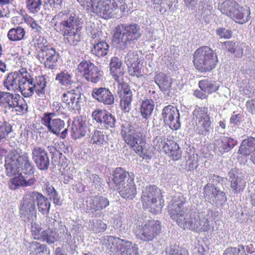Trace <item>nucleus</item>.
Here are the masks:
<instances>
[{
    "label": "nucleus",
    "mask_w": 255,
    "mask_h": 255,
    "mask_svg": "<svg viewBox=\"0 0 255 255\" xmlns=\"http://www.w3.org/2000/svg\"><path fill=\"white\" fill-rule=\"evenodd\" d=\"M107 227V224L100 220L96 219L89 221L88 229L95 233L104 232Z\"/></svg>",
    "instance_id": "nucleus-45"
},
{
    "label": "nucleus",
    "mask_w": 255,
    "mask_h": 255,
    "mask_svg": "<svg viewBox=\"0 0 255 255\" xmlns=\"http://www.w3.org/2000/svg\"><path fill=\"white\" fill-rule=\"evenodd\" d=\"M55 80L61 85L68 88V89H71L72 85L75 83L72 72L66 70L57 74Z\"/></svg>",
    "instance_id": "nucleus-35"
},
{
    "label": "nucleus",
    "mask_w": 255,
    "mask_h": 255,
    "mask_svg": "<svg viewBox=\"0 0 255 255\" xmlns=\"http://www.w3.org/2000/svg\"><path fill=\"white\" fill-rule=\"evenodd\" d=\"M5 167L7 176L14 177L10 179L8 186L11 190L20 186H31L36 180L28 176L33 174L35 168L29 159L27 153L19 154L11 152L5 157Z\"/></svg>",
    "instance_id": "nucleus-1"
},
{
    "label": "nucleus",
    "mask_w": 255,
    "mask_h": 255,
    "mask_svg": "<svg viewBox=\"0 0 255 255\" xmlns=\"http://www.w3.org/2000/svg\"><path fill=\"white\" fill-rule=\"evenodd\" d=\"M21 96L9 92L0 91V107L3 108L4 113L8 110L22 112L24 106L21 103Z\"/></svg>",
    "instance_id": "nucleus-16"
},
{
    "label": "nucleus",
    "mask_w": 255,
    "mask_h": 255,
    "mask_svg": "<svg viewBox=\"0 0 255 255\" xmlns=\"http://www.w3.org/2000/svg\"><path fill=\"white\" fill-rule=\"evenodd\" d=\"M154 108L153 99L143 100L140 106V113L143 119H148L151 116Z\"/></svg>",
    "instance_id": "nucleus-39"
},
{
    "label": "nucleus",
    "mask_w": 255,
    "mask_h": 255,
    "mask_svg": "<svg viewBox=\"0 0 255 255\" xmlns=\"http://www.w3.org/2000/svg\"><path fill=\"white\" fill-rule=\"evenodd\" d=\"M209 180L210 184L215 186V185L221 183L223 181V178L214 174H211L209 176Z\"/></svg>",
    "instance_id": "nucleus-63"
},
{
    "label": "nucleus",
    "mask_w": 255,
    "mask_h": 255,
    "mask_svg": "<svg viewBox=\"0 0 255 255\" xmlns=\"http://www.w3.org/2000/svg\"><path fill=\"white\" fill-rule=\"evenodd\" d=\"M34 45L37 52L42 51L43 50H44L51 46L45 38L41 36L35 38Z\"/></svg>",
    "instance_id": "nucleus-51"
},
{
    "label": "nucleus",
    "mask_w": 255,
    "mask_h": 255,
    "mask_svg": "<svg viewBox=\"0 0 255 255\" xmlns=\"http://www.w3.org/2000/svg\"><path fill=\"white\" fill-rule=\"evenodd\" d=\"M255 150V137L249 136L244 139L239 148V153L244 156H249Z\"/></svg>",
    "instance_id": "nucleus-34"
},
{
    "label": "nucleus",
    "mask_w": 255,
    "mask_h": 255,
    "mask_svg": "<svg viewBox=\"0 0 255 255\" xmlns=\"http://www.w3.org/2000/svg\"><path fill=\"white\" fill-rule=\"evenodd\" d=\"M109 50V46L108 44L104 41L94 44L91 49L92 53L99 57L106 55Z\"/></svg>",
    "instance_id": "nucleus-40"
},
{
    "label": "nucleus",
    "mask_w": 255,
    "mask_h": 255,
    "mask_svg": "<svg viewBox=\"0 0 255 255\" xmlns=\"http://www.w3.org/2000/svg\"><path fill=\"white\" fill-rule=\"evenodd\" d=\"M90 138V142L93 144L102 145L107 143V140L103 130H94L91 133Z\"/></svg>",
    "instance_id": "nucleus-43"
},
{
    "label": "nucleus",
    "mask_w": 255,
    "mask_h": 255,
    "mask_svg": "<svg viewBox=\"0 0 255 255\" xmlns=\"http://www.w3.org/2000/svg\"><path fill=\"white\" fill-rule=\"evenodd\" d=\"M26 8L30 12H37L41 8L42 0H26Z\"/></svg>",
    "instance_id": "nucleus-52"
},
{
    "label": "nucleus",
    "mask_w": 255,
    "mask_h": 255,
    "mask_svg": "<svg viewBox=\"0 0 255 255\" xmlns=\"http://www.w3.org/2000/svg\"><path fill=\"white\" fill-rule=\"evenodd\" d=\"M218 216V212L212 208L205 207L199 212V219L198 220L200 227L196 233L208 232L214 230L213 222Z\"/></svg>",
    "instance_id": "nucleus-20"
},
{
    "label": "nucleus",
    "mask_w": 255,
    "mask_h": 255,
    "mask_svg": "<svg viewBox=\"0 0 255 255\" xmlns=\"http://www.w3.org/2000/svg\"><path fill=\"white\" fill-rule=\"evenodd\" d=\"M237 144V141L233 138L224 136L214 140V149L217 154H223L231 150Z\"/></svg>",
    "instance_id": "nucleus-27"
},
{
    "label": "nucleus",
    "mask_w": 255,
    "mask_h": 255,
    "mask_svg": "<svg viewBox=\"0 0 255 255\" xmlns=\"http://www.w3.org/2000/svg\"><path fill=\"white\" fill-rule=\"evenodd\" d=\"M229 12L231 13L225 14V15L231 18L236 22L239 23H244L247 22L250 18V10L247 6H240L237 3V6H235L234 8H231Z\"/></svg>",
    "instance_id": "nucleus-29"
},
{
    "label": "nucleus",
    "mask_w": 255,
    "mask_h": 255,
    "mask_svg": "<svg viewBox=\"0 0 255 255\" xmlns=\"http://www.w3.org/2000/svg\"><path fill=\"white\" fill-rule=\"evenodd\" d=\"M160 222L157 220H149L144 224L136 226L134 233L136 238L143 242L152 241L160 233Z\"/></svg>",
    "instance_id": "nucleus-13"
},
{
    "label": "nucleus",
    "mask_w": 255,
    "mask_h": 255,
    "mask_svg": "<svg viewBox=\"0 0 255 255\" xmlns=\"http://www.w3.org/2000/svg\"><path fill=\"white\" fill-rule=\"evenodd\" d=\"M32 158L37 168L41 170H46L50 165V161L45 150L39 146L32 149Z\"/></svg>",
    "instance_id": "nucleus-26"
},
{
    "label": "nucleus",
    "mask_w": 255,
    "mask_h": 255,
    "mask_svg": "<svg viewBox=\"0 0 255 255\" xmlns=\"http://www.w3.org/2000/svg\"><path fill=\"white\" fill-rule=\"evenodd\" d=\"M103 71H101L97 66H95L89 72L85 79L93 83H97L103 76Z\"/></svg>",
    "instance_id": "nucleus-46"
},
{
    "label": "nucleus",
    "mask_w": 255,
    "mask_h": 255,
    "mask_svg": "<svg viewBox=\"0 0 255 255\" xmlns=\"http://www.w3.org/2000/svg\"><path fill=\"white\" fill-rule=\"evenodd\" d=\"M85 174L87 176H89L90 180L92 181L93 184H95V185H99L101 183V179L98 175L92 174L91 175L89 170H87Z\"/></svg>",
    "instance_id": "nucleus-62"
},
{
    "label": "nucleus",
    "mask_w": 255,
    "mask_h": 255,
    "mask_svg": "<svg viewBox=\"0 0 255 255\" xmlns=\"http://www.w3.org/2000/svg\"><path fill=\"white\" fill-rule=\"evenodd\" d=\"M198 154L194 152H191L187 154L185 156L186 166L188 170H193L198 167Z\"/></svg>",
    "instance_id": "nucleus-47"
},
{
    "label": "nucleus",
    "mask_w": 255,
    "mask_h": 255,
    "mask_svg": "<svg viewBox=\"0 0 255 255\" xmlns=\"http://www.w3.org/2000/svg\"><path fill=\"white\" fill-rule=\"evenodd\" d=\"M31 222V233L34 239L40 240L41 238V228L40 225Z\"/></svg>",
    "instance_id": "nucleus-60"
},
{
    "label": "nucleus",
    "mask_w": 255,
    "mask_h": 255,
    "mask_svg": "<svg viewBox=\"0 0 255 255\" xmlns=\"http://www.w3.org/2000/svg\"><path fill=\"white\" fill-rule=\"evenodd\" d=\"M24 35V29L20 26H17L15 28H12L8 31L7 37L10 41H19L23 38Z\"/></svg>",
    "instance_id": "nucleus-44"
},
{
    "label": "nucleus",
    "mask_w": 255,
    "mask_h": 255,
    "mask_svg": "<svg viewBox=\"0 0 255 255\" xmlns=\"http://www.w3.org/2000/svg\"><path fill=\"white\" fill-rule=\"evenodd\" d=\"M125 62L127 65L140 62L138 54L136 52L129 51L125 57Z\"/></svg>",
    "instance_id": "nucleus-56"
},
{
    "label": "nucleus",
    "mask_w": 255,
    "mask_h": 255,
    "mask_svg": "<svg viewBox=\"0 0 255 255\" xmlns=\"http://www.w3.org/2000/svg\"><path fill=\"white\" fill-rule=\"evenodd\" d=\"M199 87L207 94H210L216 92L219 88V84L211 79H205L199 81Z\"/></svg>",
    "instance_id": "nucleus-38"
},
{
    "label": "nucleus",
    "mask_w": 255,
    "mask_h": 255,
    "mask_svg": "<svg viewBox=\"0 0 255 255\" xmlns=\"http://www.w3.org/2000/svg\"><path fill=\"white\" fill-rule=\"evenodd\" d=\"M29 73L25 68H21L17 71L9 73L3 81L4 87L8 91H20L23 95L25 93V85Z\"/></svg>",
    "instance_id": "nucleus-11"
},
{
    "label": "nucleus",
    "mask_w": 255,
    "mask_h": 255,
    "mask_svg": "<svg viewBox=\"0 0 255 255\" xmlns=\"http://www.w3.org/2000/svg\"><path fill=\"white\" fill-rule=\"evenodd\" d=\"M92 117L97 123H100L105 128L115 127L116 119L115 116L106 110L97 109L92 113Z\"/></svg>",
    "instance_id": "nucleus-25"
},
{
    "label": "nucleus",
    "mask_w": 255,
    "mask_h": 255,
    "mask_svg": "<svg viewBox=\"0 0 255 255\" xmlns=\"http://www.w3.org/2000/svg\"><path fill=\"white\" fill-rule=\"evenodd\" d=\"M154 82L163 92L169 90L172 85L170 78L162 72H160L155 75Z\"/></svg>",
    "instance_id": "nucleus-36"
},
{
    "label": "nucleus",
    "mask_w": 255,
    "mask_h": 255,
    "mask_svg": "<svg viewBox=\"0 0 255 255\" xmlns=\"http://www.w3.org/2000/svg\"><path fill=\"white\" fill-rule=\"evenodd\" d=\"M34 202H37L38 211L42 214H48L50 208V203L47 198L38 192H32Z\"/></svg>",
    "instance_id": "nucleus-33"
},
{
    "label": "nucleus",
    "mask_w": 255,
    "mask_h": 255,
    "mask_svg": "<svg viewBox=\"0 0 255 255\" xmlns=\"http://www.w3.org/2000/svg\"><path fill=\"white\" fill-rule=\"evenodd\" d=\"M60 99L65 107L70 111H79L83 105L82 93L78 87L67 89L62 93Z\"/></svg>",
    "instance_id": "nucleus-15"
},
{
    "label": "nucleus",
    "mask_w": 255,
    "mask_h": 255,
    "mask_svg": "<svg viewBox=\"0 0 255 255\" xmlns=\"http://www.w3.org/2000/svg\"><path fill=\"white\" fill-rule=\"evenodd\" d=\"M103 244L110 255L115 253L118 255H139L137 245L131 242L113 236L105 237Z\"/></svg>",
    "instance_id": "nucleus-8"
},
{
    "label": "nucleus",
    "mask_w": 255,
    "mask_h": 255,
    "mask_svg": "<svg viewBox=\"0 0 255 255\" xmlns=\"http://www.w3.org/2000/svg\"><path fill=\"white\" fill-rule=\"evenodd\" d=\"M165 252L166 255H189L187 250L180 248L176 245H170L167 247Z\"/></svg>",
    "instance_id": "nucleus-50"
},
{
    "label": "nucleus",
    "mask_w": 255,
    "mask_h": 255,
    "mask_svg": "<svg viewBox=\"0 0 255 255\" xmlns=\"http://www.w3.org/2000/svg\"><path fill=\"white\" fill-rule=\"evenodd\" d=\"M95 66L90 61L83 60L78 65L77 70L85 78Z\"/></svg>",
    "instance_id": "nucleus-48"
},
{
    "label": "nucleus",
    "mask_w": 255,
    "mask_h": 255,
    "mask_svg": "<svg viewBox=\"0 0 255 255\" xmlns=\"http://www.w3.org/2000/svg\"><path fill=\"white\" fill-rule=\"evenodd\" d=\"M204 196L212 205H222L227 201L225 193L210 183L204 187Z\"/></svg>",
    "instance_id": "nucleus-21"
},
{
    "label": "nucleus",
    "mask_w": 255,
    "mask_h": 255,
    "mask_svg": "<svg viewBox=\"0 0 255 255\" xmlns=\"http://www.w3.org/2000/svg\"><path fill=\"white\" fill-rule=\"evenodd\" d=\"M51 23L55 30L64 36L66 43L76 46L80 41L83 22L76 14L69 10L61 11L52 18Z\"/></svg>",
    "instance_id": "nucleus-2"
},
{
    "label": "nucleus",
    "mask_w": 255,
    "mask_h": 255,
    "mask_svg": "<svg viewBox=\"0 0 255 255\" xmlns=\"http://www.w3.org/2000/svg\"><path fill=\"white\" fill-rule=\"evenodd\" d=\"M137 126L129 122H125L121 126V134L125 142L133 149H141L144 137L136 128Z\"/></svg>",
    "instance_id": "nucleus-12"
},
{
    "label": "nucleus",
    "mask_w": 255,
    "mask_h": 255,
    "mask_svg": "<svg viewBox=\"0 0 255 255\" xmlns=\"http://www.w3.org/2000/svg\"><path fill=\"white\" fill-rule=\"evenodd\" d=\"M195 68L201 72H208L215 68L218 59L216 52L209 46H202L194 52L193 60Z\"/></svg>",
    "instance_id": "nucleus-6"
},
{
    "label": "nucleus",
    "mask_w": 255,
    "mask_h": 255,
    "mask_svg": "<svg viewBox=\"0 0 255 255\" xmlns=\"http://www.w3.org/2000/svg\"><path fill=\"white\" fill-rule=\"evenodd\" d=\"M29 248L31 255H45L47 252V246L37 242H31Z\"/></svg>",
    "instance_id": "nucleus-42"
},
{
    "label": "nucleus",
    "mask_w": 255,
    "mask_h": 255,
    "mask_svg": "<svg viewBox=\"0 0 255 255\" xmlns=\"http://www.w3.org/2000/svg\"><path fill=\"white\" fill-rule=\"evenodd\" d=\"M19 213L21 218L25 222H31L36 219V210L32 192L23 198L20 203Z\"/></svg>",
    "instance_id": "nucleus-18"
},
{
    "label": "nucleus",
    "mask_w": 255,
    "mask_h": 255,
    "mask_svg": "<svg viewBox=\"0 0 255 255\" xmlns=\"http://www.w3.org/2000/svg\"><path fill=\"white\" fill-rule=\"evenodd\" d=\"M235 6H237V2L233 0H226L221 3L218 4V9L222 13L229 14L231 10V8L235 7Z\"/></svg>",
    "instance_id": "nucleus-49"
},
{
    "label": "nucleus",
    "mask_w": 255,
    "mask_h": 255,
    "mask_svg": "<svg viewBox=\"0 0 255 255\" xmlns=\"http://www.w3.org/2000/svg\"><path fill=\"white\" fill-rule=\"evenodd\" d=\"M134 175L131 172H128L121 167L115 169L112 175V180L117 189L123 186L127 182V179L131 176Z\"/></svg>",
    "instance_id": "nucleus-31"
},
{
    "label": "nucleus",
    "mask_w": 255,
    "mask_h": 255,
    "mask_svg": "<svg viewBox=\"0 0 255 255\" xmlns=\"http://www.w3.org/2000/svg\"><path fill=\"white\" fill-rule=\"evenodd\" d=\"M164 153L173 160L175 161L179 160L182 155V151L178 144L173 141H168V143L166 147Z\"/></svg>",
    "instance_id": "nucleus-37"
},
{
    "label": "nucleus",
    "mask_w": 255,
    "mask_h": 255,
    "mask_svg": "<svg viewBox=\"0 0 255 255\" xmlns=\"http://www.w3.org/2000/svg\"><path fill=\"white\" fill-rule=\"evenodd\" d=\"M210 113L205 107H197L193 111L192 121L195 132L203 136H208L213 129Z\"/></svg>",
    "instance_id": "nucleus-7"
},
{
    "label": "nucleus",
    "mask_w": 255,
    "mask_h": 255,
    "mask_svg": "<svg viewBox=\"0 0 255 255\" xmlns=\"http://www.w3.org/2000/svg\"><path fill=\"white\" fill-rule=\"evenodd\" d=\"M41 122L50 132L57 135L60 134V137L62 138L66 137L68 130L67 128L60 132L64 128L65 123L63 120L57 118L54 113H44L41 118Z\"/></svg>",
    "instance_id": "nucleus-14"
},
{
    "label": "nucleus",
    "mask_w": 255,
    "mask_h": 255,
    "mask_svg": "<svg viewBox=\"0 0 255 255\" xmlns=\"http://www.w3.org/2000/svg\"><path fill=\"white\" fill-rule=\"evenodd\" d=\"M130 177L127 179L125 185L117 189L119 190L120 195L124 198L131 200L135 197L136 194L135 185L134 182V175H130Z\"/></svg>",
    "instance_id": "nucleus-30"
},
{
    "label": "nucleus",
    "mask_w": 255,
    "mask_h": 255,
    "mask_svg": "<svg viewBox=\"0 0 255 255\" xmlns=\"http://www.w3.org/2000/svg\"><path fill=\"white\" fill-rule=\"evenodd\" d=\"M185 203L186 200L183 197H175L172 199L168 206L169 215L181 228L196 232L200 227L197 221L200 211L198 213L192 210L187 211L185 207Z\"/></svg>",
    "instance_id": "nucleus-3"
},
{
    "label": "nucleus",
    "mask_w": 255,
    "mask_h": 255,
    "mask_svg": "<svg viewBox=\"0 0 255 255\" xmlns=\"http://www.w3.org/2000/svg\"><path fill=\"white\" fill-rule=\"evenodd\" d=\"M123 62L117 57L111 58L110 63V70L114 80L121 85L122 89L118 95L120 98V106L121 109L125 113H128L131 110V103L132 100L131 90L126 83L123 82L124 70L123 68Z\"/></svg>",
    "instance_id": "nucleus-4"
},
{
    "label": "nucleus",
    "mask_w": 255,
    "mask_h": 255,
    "mask_svg": "<svg viewBox=\"0 0 255 255\" xmlns=\"http://www.w3.org/2000/svg\"><path fill=\"white\" fill-rule=\"evenodd\" d=\"M37 58L40 63H43L46 68L54 69L57 66L59 54L51 46L42 51L38 52Z\"/></svg>",
    "instance_id": "nucleus-23"
},
{
    "label": "nucleus",
    "mask_w": 255,
    "mask_h": 255,
    "mask_svg": "<svg viewBox=\"0 0 255 255\" xmlns=\"http://www.w3.org/2000/svg\"><path fill=\"white\" fill-rule=\"evenodd\" d=\"M230 186L234 193L243 192L246 187L244 176L240 169L233 168L228 173Z\"/></svg>",
    "instance_id": "nucleus-24"
},
{
    "label": "nucleus",
    "mask_w": 255,
    "mask_h": 255,
    "mask_svg": "<svg viewBox=\"0 0 255 255\" xmlns=\"http://www.w3.org/2000/svg\"><path fill=\"white\" fill-rule=\"evenodd\" d=\"M86 203L87 212L93 214L96 217L101 216L102 210L110 204L109 200L107 198L98 195L90 197Z\"/></svg>",
    "instance_id": "nucleus-22"
},
{
    "label": "nucleus",
    "mask_w": 255,
    "mask_h": 255,
    "mask_svg": "<svg viewBox=\"0 0 255 255\" xmlns=\"http://www.w3.org/2000/svg\"><path fill=\"white\" fill-rule=\"evenodd\" d=\"M59 238L58 234L56 230L51 229H47L41 233L40 240L46 242L48 244H53L57 241Z\"/></svg>",
    "instance_id": "nucleus-41"
},
{
    "label": "nucleus",
    "mask_w": 255,
    "mask_h": 255,
    "mask_svg": "<svg viewBox=\"0 0 255 255\" xmlns=\"http://www.w3.org/2000/svg\"><path fill=\"white\" fill-rule=\"evenodd\" d=\"M168 143L166 142L165 140H163L160 137H157L153 140V146L155 150L159 152L162 151L163 152H165Z\"/></svg>",
    "instance_id": "nucleus-54"
},
{
    "label": "nucleus",
    "mask_w": 255,
    "mask_h": 255,
    "mask_svg": "<svg viewBox=\"0 0 255 255\" xmlns=\"http://www.w3.org/2000/svg\"><path fill=\"white\" fill-rule=\"evenodd\" d=\"M26 85H25V93L23 96L25 97L31 96L34 92L40 97H44L46 91V82L43 76H39L35 80L33 79L29 73V76L27 77Z\"/></svg>",
    "instance_id": "nucleus-17"
},
{
    "label": "nucleus",
    "mask_w": 255,
    "mask_h": 255,
    "mask_svg": "<svg viewBox=\"0 0 255 255\" xmlns=\"http://www.w3.org/2000/svg\"><path fill=\"white\" fill-rule=\"evenodd\" d=\"M238 247L236 248H228L224 251L223 255H239Z\"/></svg>",
    "instance_id": "nucleus-64"
},
{
    "label": "nucleus",
    "mask_w": 255,
    "mask_h": 255,
    "mask_svg": "<svg viewBox=\"0 0 255 255\" xmlns=\"http://www.w3.org/2000/svg\"><path fill=\"white\" fill-rule=\"evenodd\" d=\"M127 7L124 0H97L93 11L106 19L115 15L119 9L123 13Z\"/></svg>",
    "instance_id": "nucleus-10"
},
{
    "label": "nucleus",
    "mask_w": 255,
    "mask_h": 255,
    "mask_svg": "<svg viewBox=\"0 0 255 255\" xmlns=\"http://www.w3.org/2000/svg\"><path fill=\"white\" fill-rule=\"evenodd\" d=\"M11 126L8 123L0 121V140L6 138L11 131Z\"/></svg>",
    "instance_id": "nucleus-55"
},
{
    "label": "nucleus",
    "mask_w": 255,
    "mask_h": 255,
    "mask_svg": "<svg viewBox=\"0 0 255 255\" xmlns=\"http://www.w3.org/2000/svg\"><path fill=\"white\" fill-rule=\"evenodd\" d=\"M92 97L105 105H112L114 103V96L110 90L105 87L95 88L91 91Z\"/></svg>",
    "instance_id": "nucleus-28"
},
{
    "label": "nucleus",
    "mask_w": 255,
    "mask_h": 255,
    "mask_svg": "<svg viewBox=\"0 0 255 255\" xmlns=\"http://www.w3.org/2000/svg\"><path fill=\"white\" fill-rule=\"evenodd\" d=\"M127 66L128 68V73L130 75L136 77H140L142 76L141 71L142 64L140 63V62Z\"/></svg>",
    "instance_id": "nucleus-53"
},
{
    "label": "nucleus",
    "mask_w": 255,
    "mask_h": 255,
    "mask_svg": "<svg viewBox=\"0 0 255 255\" xmlns=\"http://www.w3.org/2000/svg\"><path fill=\"white\" fill-rule=\"evenodd\" d=\"M82 6L87 7L88 9L92 7L93 10L95 7L97 0H77Z\"/></svg>",
    "instance_id": "nucleus-61"
},
{
    "label": "nucleus",
    "mask_w": 255,
    "mask_h": 255,
    "mask_svg": "<svg viewBox=\"0 0 255 255\" xmlns=\"http://www.w3.org/2000/svg\"><path fill=\"white\" fill-rule=\"evenodd\" d=\"M145 144V139H144V142L143 145H142L141 149H137V150L133 149L135 151V152L139 155L140 156L142 157L143 159L146 160H149L152 157V153L150 151H146V149L144 148V146Z\"/></svg>",
    "instance_id": "nucleus-58"
},
{
    "label": "nucleus",
    "mask_w": 255,
    "mask_h": 255,
    "mask_svg": "<svg viewBox=\"0 0 255 255\" xmlns=\"http://www.w3.org/2000/svg\"><path fill=\"white\" fill-rule=\"evenodd\" d=\"M140 27L136 23H125L115 27L113 40L119 48L125 49L141 37Z\"/></svg>",
    "instance_id": "nucleus-5"
},
{
    "label": "nucleus",
    "mask_w": 255,
    "mask_h": 255,
    "mask_svg": "<svg viewBox=\"0 0 255 255\" xmlns=\"http://www.w3.org/2000/svg\"><path fill=\"white\" fill-rule=\"evenodd\" d=\"M160 190L155 185L146 187L142 190L141 201L144 208H149L153 214L160 213L162 208L163 200L161 199Z\"/></svg>",
    "instance_id": "nucleus-9"
},
{
    "label": "nucleus",
    "mask_w": 255,
    "mask_h": 255,
    "mask_svg": "<svg viewBox=\"0 0 255 255\" xmlns=\"http://www.w3.org/2000/svg\"><path fill=\"white\" fill-rule=\"evenodd\" d=\"M87 127L85 121L78 118L73 121L71 128V136L74 139H79L85 136L87 133Z\"/></svg>",
    "instance_id": "nucleus-32"
},
{
    "label": "nucleus",
    "mask_w": 255,
    "mask_h": 255,
    "mask_svg": "<svg viewBox=\"0 0 255 255\" xmlns=\"http://www.w3.org/2000/svg\"><path fill=\"white\" fill-rule=\"evenodd\" d=\"M161 119L172 130H177L181 127L179 112L176 107L172 105H169L163 108Z\"/></svg>",
    "instance_id": "nucleus-19"
},
{
    "label": "nucleus",
    "mask_w": 255,
    "mask_h": 255,
    "mask_svg": "<svg viewBox=\"0 0 255 255\" xmlns=\"http://www.w3.org/2000/svg\"><path fill=\"white\" fill-rule=\"evenodd\" d=\"M239 255H253L255 252V249L252 244L247 246L239 245Z\"/></svg>",
    "instance_id": "nucleus-57"
},
{
    "label": "nucleus",
    "mask_w": 255,
    "mask_h": 255,
    "mask_svg": "<svg viewBox=\"0 0 255 255\" xmlns=\"http://www.w3.org/2000/svg\"><path fill=\"white\" fill-rule=\"evenodd\" d=\"M216 34L221 38L229 39L231 37L232 32L230 29L225 28H218L216 30Z\"/></svg>",
    "instance_id": "nucleus-59"
}]
</instances>
